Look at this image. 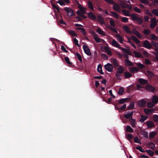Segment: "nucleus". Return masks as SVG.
Instances as JSON below:
<instances>
[{"instance_id":"obj_60","label":"nucleus","mask_w":158,"mask_h":158,"mask_svg":"<svg viewBox=\"0 0 158 158\" xmlns=\"http://www.w3.org/2000/svg\"><path fill=\"white\" fill-rule=\"evenodd\" d=\"M79 9L81 10V11L83 13V14H86L85 11L86 10V8L82 7Z\"/></svg>"},{"instance_id":"obj_1","label":"nucleus","mask_w":158,"mask_h":158,"mask_svg":"<svg viewBox=\"0 0 158 158\" xmlns=\"http://www.w3.org/2000/svg\"><path fill=\"white\" fill-rule=\"evenodd\" d=\"M138 15L137 14H133L131 15V19L134 21H136L137 23L141 24L143 22V20L142 18L137 16Z\"/></svg>"},{"instance_id":"obj_30","label":"nucleus","mask_w":158,"mask_h":158,"mask_svg":"<svg viewBox=\"0 0 158 158\" xmlns=\"http://www.w3.org/2000/svg\"><path fill=\"white\" fill-rule=\"evenodd\" d=\"M128 99L127 98H122L120 99L118 103V105L123 104L124 103L126 102L127 100Z\"/></svg>"},{"instance_id":"obj_45","label":"nucleus","mask_w":158,"mask_h":158,"mask_svg":"<svg viewBox=\"0 0 158 158\" xmlns=\"http://www.w3.org/2000/svg\"><path fill=\"white\" fill-rule=\"evenodd\" d=\"M121 18L122 19V21L123 22L126 23H127L128 21V19L126 17H121Z\"/></svg>"},{"instance_id":"obj_31","label":"nucleus","mask_w":158,"mask_h":158,"mask_svg":"<svg viewBox=\"0 0 158 158\" xmlns=\"http://www.w3.org/2000/svg\"><path fill=\"white\" fill-rule=\"evenodd\" d=\"M78 30H81V32L83 34V35L85 36L86 35V33L85 32V29L84 28L78 27L77 28Z\"/></svg>"},{"instance_id":"obj_10","label":"nucleus","mask_w":158,"mask_h":158,"mask_svg":"<svg viewBox=\"0 0 158 158\" xmlns=\"http://www.w3.org/2000/svg\"><path fill=\"white\" fill-rule=\"evenodd\" d=\"M113 9L116 11L118 13L120 12L121 9L120 7L115 2L113 6Z\"/></svg>"},{"instance_id":"obj_22","label":"nucleus","mask_w":158,"mask_h":158,"mask_svg":"<svg viewBox=\"0 0 158 158\" xmlns=\"http://www.w3.org/2000/svg\"><path fill=\"white\" fill-rule=\"evenodd\" d=\"M129 121L131 123V126L133 127H135L136 123L135 119L131 118L129 119Z\"/></svg>"},{"instance_id":"obj_41","label":"nucleus","mask_w":158,"mask_h":158,"mask_svg":"<svg viewBox=\"0 0 158 158\" xmlns=\"http://www.w3.org/2000/svg\"><path fill=\"white\" fill-rule=\"evenodd\" d=\"M136 65L140 69H142L145 67V66L143 64L140 63H137L136 64Z\"/></svg>"},{"instance_id":"obj_40","label":"nucleus","mask_w":158,"mask_h":158,"mask_svg":"<svg viewBox=\"0 0 158 158\" xmlns=\"http://www.w3.org/2000/svg\"><path fill=\"white\" fill-rule=\"evenodd\" d=\"M147 73L148 76L150 77H152L155 76L154 74L149 70H148L147 71Z\"/></svg>"},{"instance_id":"obj_62","label":"nucleus","mask_w":158,"mask_h":158,"mask_svg":"<svg viewBox=\"0 0 158 158\" xmlns=\"http://www.w3.org/2000/svg\"><path fill=\"white\" fill-rule=\"evenodd\" d=\"M143 33L145 35H149L151 33V31L148 29H146L144 30V31H143Z\"/></svg>"},{"instance_id":"obj_18","label":"nucleus","mask_w":158,"mask_h":158,"mask_svg":"<svg viewBox=\"0 0 158 158\" xmlns=\"http://www.w3.org/2000/svg\"><path fill=\"white\" fill-rule=\"evenodd\" d=\"M125 64L127 66H134L133 64L131 61H130L128 59H126L125 60Z\"/></svg>"},{"instance_id":"obj_4","label":"nucleus","mask_w":158,"mask_h":158,"mask_svg":"<svg viewBox=\"0 0 158 158\" xmlns=\"http://www.w3.org/2000/svg\"><path fill=\"white\" fill-rule=\"evenodd\" d=\"M83 48L84 52L88 56H90L91 55V54L90 50L88 46L84 45L83 46Z\"/></svg>"},{"instance_id":"obj_13","label":"nucleus","mask_w":158,"mask_h":158,"mask_svg":"<svg viewBox=\"0 0 158 158\" xmlns=\"http://www.w3.org/2000/svg\"><path fill=\"white\" fill-rule=\"evenodd\" d=\"M129 70L132 73H137L139 71V69L136 67H131L129 68Z\"/></svg>"},{"instance_id":"obj_11","label":"nucleus","mask_w":158,"mask_h":158,"mask_svg":"<svg viewBox=\"0 0 158 158\" xmlns=\"http://www.w3.org/2000/svg\"><path fill=\"white\" fill-rule=\"evenodd\" d=\"M144 110L146 114L149 115L153 113L154 112L155 110L154 109H144Z\"/></svg>"},{"instance_id":"obj_6","label":"nucleus","mask_w":158,"mask_h":158,"mask_svg":"<svg viewBox=\"0 0 158 158\" xmlns=\"http://www.w3.org/2000/svg\"><path fill=\"white\" fill-rule=\"evenodd\" d=\"M143 46L145 48L150 49L152 48V46L149 42L147 40H145L144 41L143 44Z\"/></svg>"},{"instance_id":"obj_8","label":"nucleus","mask_w":158,"mask_h":158,"mask_svg":"<svg viewBox=\"0 0 158 158\" xmlns=\"http://www.w3.org/2000/svg\"><path fill=\"white\" fill-rule=\"evenodd\" d=\"M133 114V111H128L126 114H124V117L127 119L132 118V116Z\"/></svg>"},{"instance_id":"obj_17","label":"nucleus","mask_w":158,"mask_h":158,"mask_svg":"<svg viewBox=\"0 0 158 158\" xmlns=\"http://www.w3.org/2000/svg\"><path fill=\"white\" fill-rule=\"evenodd\" d=\"M147 126L148 128H152L155 126L153 122L151 121H148L147 122Z\"/></svg>"},{"instance_id":"obj_5","label":"nucleus","mask_w":158,"mask_h":158,"mask_svg":"<svg viewBox=\"0 0 158 158\" xmlns=\"http://www.w3.org/2000/svg\"><path fill=\"white\" fill-rule=\"evenodd\" d=\"M119 105L118 104V103H116L114 105V106L115 110H119V111L120 110H125L126 107V105L125 104H124L121 107L118 106Z\"/></svg>"},{"instance_id":"obj_2","label":"nucleus","mask_w":158,"mask_h":158,"mask_svg":"<svg viewBox=\"0 0 158 158\" xmlns=\"http://www.w3.org/2000/svg\"><path fill=\"white\" fill-rule=\"evenodd\" d=\"M64 9L67 12V15L68 16L71 17L75 15L73 10L70 8L66 7L64 8Z\"/></svg>"},{"instance_id":"obj_3","label":"nucleus","mask_w":158,"mask_h":158,"mask_svg":"<svg viewBox=\"0 0 158 158\" xmlns=\"http://www.w3.org/2000/svg\"><path fill=\"white\" fill-rule=\"evenodd\" d=\"M105 69L109 72H112L113 70V66L112 64L107 63L104 66Z\"/></svg>"},{"instance_id":"obj_43","label":"nucleus","mask_w":158,"mask_h":158,"mask_svg":"<svg viewBox=\"0 0 158 158\" xmlns=\"http://www.w3.org/2000/svg\"><path fill=\"white\" fill-rule=\"evenodd\" d=\"M152 12L155 15L158 16V9H154L152 11Z\"/></svg>"},{"instance_id":"obj_28","label":"nucleus","mask_w":158,"mask_h":158,"mask_svg":"<svg viewBox=\"0 0 158 158\" xmlns=\"http://www.w3.org/2000/svg\"><path fill=\"white\" fill-rule=\"evenodd\" d=\"M118 67H119L118 69V71H117V72L121 73H123L124 71L123 67L121 65H119Z\"/></svg>"},{"instance_id":"obj_24","label":"nucleus","mask_w":158,"mask_h":158,"mask_svg":"<svg viewBox=\"0 0 158 158\" xmlns=\"http://www.w3.org/2000/svg\"><path fill=\"white\" fill-rule=\"evenodd\" d=\"M139 83L141 85H145L147 83L148 81L147 80L142 78H139Z\"/></svg>"},{"instance_id":"obj_53","label":"nucleus","mask_w":158,"mask_h":158,"mask_svg":"<svg viewBox=\"0 0 158 158\" xmlns=\"http://www.w3.org/2000/svg\"><path fill=\"white\" fill-rule=\"evenodd\" d=\"M134 34H135L139 38H141L142 37L140 33L137 31H135L134 32Z\"/></svg>"},{"instance_id":"obj_32","label":"nucleus","mask_w":158,"mask_h":158,"mask_svg":"<svg viewBox=\"0 0 158 158\" xmlns=\"http://www.w3.org/2000/svg\"><path fill=\"white\" fill-rule=\"evenodd\" d=\"M133 53L135 55L136 57L141 58L142 57V55L139 52L134 51Z\"/></svg>"},{"instance_id":"obj_21","label":"nucleus","mask_w":158,"mask_h":158,"mask_svg":"<svg viewBox=\"0 0 158 158\" xmlns=\"http://www.w3.org/2000/svg\"><path fill=\"white\" fill-rule=\"evenodd\" d=\"M124 76L125 78H129L132 76V74L128 72H125Z\"/></svg>"},{"instance_id":"obj_36","label":"nucleus","mask_w":158,"mask_h":158,"mask_svg":"<svg viewBox=\"0 0 158 158\" xmlns=\"http://www.w3.org/2000/svg\"><path fill=\"white\" fill-rule=\"evenodd\" d=\"M119 49H122V50L125 53H127V54L128 55H131V53L129 51V50H128L126 48H122V47H121V48H119Z\"/></svg>"},{"instance_id":"obj_44","label":"nucleus","mask_w":158,"mask_h":158,"mask_svg":"<svg viewBox=\"0 0 158 158\" xmlns=\"http://www.w3.org/2000/svg\"><path fill=\"white\" fill-rule=\"evenodd\" d=\"M135 106V104L133 102H131L130 103L129 106L128 107V109H134Z\"/></svg>"},{"instance_id":"obj_35","label":"nucleus","mask_w":158,"mask_h":158,"mask_svg":"<svg viewBox=\"0 0 158 158\" xmlns=\"http://www.w3.org/2000/svg\"><path fill=\"white\" fill-rule=\"evenodd\" d=\"M126 131L127 132L131 133H132L134 132L133 129L130 126H127Z\"/></svg>"},{"instance_id":"obj_58","label":"nucleus","mask_w":158,"mask_h":158,"mask_svg":"<svg viewBox=\"0 0 158 158\" xmlns=\"http://www.w3.org/2000/svg\"><path fill=\"white\" fill-rule=\"evenodd\" d=\"M64 60L66 62L69 64H71L72 63L69 61V58L67 57H65L64 58Z\"/></svg>"},{"instance_id":"obj_64","label":"nucleus","mask_w":158,"mask_h":158,"mask_svg":"<svg viewBox=\"0 0 158 158\" xmlns=\"http://www.w3.org/2000/svg\"><path fill=\"white\" fill-rule=\"evenodd\" d=\"M151 44L156 48H158V43L153 41H152Z\"/></svg>"},{"instance_id":"obj_46","label":"nucleus","mask_w":158,"mask_h":158,"mask_svg":"<svg viewBox=\"0 0 158 158\" xmlns=\"http://www.w3.org/2000/svg\"><path fill=\"white\" fill-rule=\"evenodd\" d=\"M136 149L139 150V151H140L141 152H145V150L143 149L142 147L141 146L136 147Z\"/></svg>"},{"instance_id":"obj_48","label":"nucleus","mask_w":158,"mask_h":158,"mask_svg":"<svg viewBox=\"0 0 158 158\" xmlns=\"http://www.w3.org/2000/svg\"><path fill=\"white\" fill-rule=\"evenodd\" d=\"M110 25L113 27H115V22L112 19L110 20Z\"/></svg>"},{"instance_id":"obj_57","label":"nucleus","mask_w":158,"mask_h":158,"mask_svg":"<svg viewBox=\"0 0 158 158\" xmlns=\"http://www.w3.org/2000/svg\"><path fill=\"white\" fill-rule=\"evenodd\" d=\"M94 38L97 43H100L101 39L100 38L97 36H94Z\"/></svg>"},{"instance_id":"obj_59","label":"nucleus","mask_w":158,"mask_h":158,"mask_svg":"<svg viewBox=\"0 0 158 158\" xmlns=\"http://www.w3.org/2000/svg\"><path fill=\"white\" fill-rule=\"evenodd\" d=\"M73 43L77 45V46L80 47V45L78 44V41L76 38L73 39Z\"/></svg>"},{"instance_id":"obj_19","label":"nucleus","mask_w":158,"mask_h":158,"mask_svg":"<svg viewBox=\"0 0 158 158\" xmlns=\"http://www.w3.org/2000/svg\"><path fill=\"white\" fill-rule=\"evenodd\" d=\"M152 102L155 104L158 103V97L156 95H154L152 98Z\"/></svg>"},{"instance_id":"obj_61","label":"nucleus","mask_w":158,"mask_h":158,"mask_svg":"<svg viewBox=\"0 0 158 158\" xmlns=\"http://www.w3.org/2000/svg\"><path fill=\"white\" fill-rule=\"evenodd\" d=\"M153 120L155 122H158V115L155 114L154 115L153 117Z\"/></svg>"},{"instance_id":"obj_9","label":"nucleus","mask_w":158,"mask_h":158,"mask_svg":"<svg viewBox=\"0 0 158 158\" xmlns=\"http://www.w3.org/2000/svg\"><path fill=\"white\" fill-rule=\"evenodd\" d=\"M111 62L113 64V67L114 68H116L119 66L118 60L115 58H113L111 59Z\"/></svg>"},{"instance_id":"obj_51","label":"nucleus","mask_w":158,"mask_h":158,"mask_svg":"<svg viewBox=\"0 0 158 158\" xmlns=\"http://www.w3.org/2000/svg\"><path fill=\"white\" fill-rule=\"evenodd\" d=\"M105 49L106 52L110 56H111L112 55L111 52L109 49L106 47L105 48Z\"/></svg>"},{"instance_id":"obj_26","label":"nucleus","mask_w":158,"mask_h":158,"mask_svg":"<svg viewBox=\"0 0 158 158\" xmlns=\"http://www.w3.org/2000/svg\"><path fill=\"white\" fill-rule=\"evenodd\" d=\"M98 72L101 74H103L104 73L102 72V66L101 64H99L98 67Z\"/></svg>"},{"instance_id":"obj_56","label":"nucleus","mask_w":158,"mask_h":158,"mask_svg":"<svg viewBox=\"0 0 158 158\" xmlns=\"http://www.w3.org/2000/svg\"><path fill=\"white\" fill-rule=\"evenodd\" d=\"M134 141L135 143H140V140L137 136H136L134 138Z\"/></svg>"},{"instance_id":"obj_52","label":"nucleus","mask_w":158,"mask_h":158,"mask_svg":"<svg viewBox=\"0 0 158 158\" xmlns=\"http://www.w3.org/2000/svg\"><path fill=\"white\" fill-rule=\"evenodd\" d=\"M133 10H135V11L138 13H140L141 12V10L138 8L137 6H135Z\"/></svg>"},{"instance_id":"obj_23","label":"nucleus","mask_w":158,"mask_h":158,"mask_svg":"<svg viewBox=\"0 0 158 158\" xmlns=\"http://www.w3.org/2000/svg\"><path fill=\"white\" fill-rule=\"evenodd\" d=\"M123 28L124 30L127 33L129 34L131 33V31L128 26L126 25L123 26Z\"/></svg>"},{"instance_id":"obj_38","label":"nucleus","mask_w":158,"mask_h":158,"mask_svg":"<svg viewBox=\"0 0 158 158\" xmlns=\"http://www.w3.org/2000/svg\"><path fill=\"white\" fill-rule=\"evenodd\" d=\"M97 31L100 34L102 35H105V34L104 32L102 31L100 28H98L97 30Z\"/></svg>"},{"instance_id":"obj_49","label":"nucleus","mask_w":158,"mask_h":158,"mask_svg":"<svg viewBox=\"0 0 158 158\" xmlns=\"http://www.w3.org/2000/svg\"><path fill=\"white\" fill-rule=\"evenodd\" d=\"M147 105L148 107L149 108H152L154 106V104L151 102H148Z\"/></svg>"},{"instance_id":"obj_15","label":"nucleus","mask_w":158,"mask_h":158,"mask_svg":"<svg viewBox=\"0 0 158 158\" xmlns=\"http://www.w3.org/2000/svg\"><path fill=\"white\" fill-rule=\"evenodd\" d=\"M112 45L119 48H121L120 46V45L114 40L113 39L112 43Z\"/></svg>"},{"instance_id":"obj_54","label":"nucleus","mask_w":158,"mask_h":158,"mask_svg":"<svg viewBox=\"0 0 158 158\" xmlns=\"http://www.w3.org/2000/svg\"><path fill=\"white\" fill-rule=\"evenodd\" d=\"M124 92V89L123 87H120L119 89L118 94H119L122 95Z\"/></svg>"},{"instance_id":"obj_37","label":"nucleus","mask_w":158,"mask_h":158,"mask_svg":"<svg viewBox=\"0 0 158 158\" xmlns=\"http://www.w3.org/2000/svg\"><path fill=\"white\" fill-rule=\"evenodd\" d=\"M150 38L153 40H156L158 39V37L154 34L150 35Z\"/></svg>"},{"instance_id":"obj_39","label":"nucleus","mask_w":158,"mask_h":158,"mask_svg":"<svg viewBox=\"0 0 158 158\" xmlns=\"http://www.w3.org/2000/svg\"><path fill=\"white\" fill-rule=\"evenodd\" d=\"M120 5L123 8H126L128 4H127L123 1H122L120 3Z\"/></svg>"},{"instance_id":"obj_34","label":"nucleus","mask_w":158,"mask_h":158,"mask_svg":"<svg viewBox=\"0 0 158 158\" xmlns=\"http://www.w3.org/2000/svg\"><path fill=\"white\" fill-rule=\"evenodd\" d=\"M116 37L118 39V40L119 41V42L121 43H123V40L121 36L120 35L117 34L116 35Z\"/></svg>"},{"instance_id":"obj_63","label":"nucleus","mask_w":158,"mask_h":158,"mask_svg":"<svg viewBox=\"0 0 158 158\" xmlns=\"http://www.w3.org/2000/svg\"><path fill=\"white\" fill-rule=\"evenodd\" d=\"M148 146H150V148L152 149H153L155 147V145L153 143H151L148 144Z\"/></svg>"},{"instance_id":"obj_55","label":"nucleus","mask_w":158,"mask_h":158,"mask_svg":"<svg viewBox=\"0 0 158 158\" xmlns=\"http://www.w3.org/2000/svg\"><path fill=\"white\" fill-rule=\"evenodd\" d=\"M146 152L151 156H152L154 154L153 152L150 149L146 150Z\"/></svg>"},{"instance_id":"obj_47","label":"nucleus","mask_w":158,"mask_h":158,"mask_svg":"<svg viewBox=\"0 0 158 158\" xmlns=\"http://www.w3.org/2000/svg\"><path fill=\"white\" fill-rule=\"evenodd\" d=\"M76 56L78 60L80 61H82V59L81 56L78 52L76 53Z\"/></svg>"},{"instance_id":"obj_7","label":"nucleus","mask_w":158,"mask_h":158,"mask_svg":"<svg viewBox=\"0 0 158 158\" xmlns=\"http://www.w3.org/2000/svg\"><path fill=\"white\" fill-rule=\"evenodd\" d=\"M145 89L149 91L152 93L154 92L156 90L155 87L149 84H147L146 85Z\"/></svg>"},{"instance_id":"obj_50","label":"nucleus","mask_w":158,"mask_h":158,"mask_svg":"<svg viewBox=\"0 0 158 158\" xmlns=\"http://www.w3.org/2000/svg\"><path fill=\"white\" fill-rule=\"evenodd\" d=\"M156 133L155 132H152L150 133L149 137L151 138H153L154 137Z\"/></svg>"},{"instance_id":"obj_25","label":"nucleus","mask_w":158,"mask_h":158,"mask_svg":"<svg viewBox=\"0 0 158 158\" xmlns=\"http://www.w3.org/2000/svg\"><path fill=\"white\" fill-rule=\"evenodd\" d=\"M147 116L142 114L141 115L140 119L139 120V121L141 123H143L147 119Z\"/></svg>"},{"instance_id":"obj_16","label":"nucleus","mask_w":158,"mask_h":158,"mask_svg":"<svg viewBox=\"0 0 158 158\" xmlns=\"http://www.w3.org/2000/svg\"><path fill=\"white\" fill-rule=\"evenodd\" d=\"M122 12L124 15L131 17V15L130 14V11L129 10H127L126 9H124L122 10Z\"/></svg>"},{"instance_id":"obj_27","label":"nucleus","mask_w":158,"mask_h":158,"mask_svg":"<svg viewBox=\"0 0 158 158\" xmlns=\"http://www.w3.org/2000/svg\"><path fill=\"white\" fill-rule=\"evenodd\" d=\"M87 4L88 5V8L90 9L91 10H94V8L92 2L91 1H88L87 2Z\"/></svg>"},{"instance_id":"obj_20","label":"nucleus","mask_w":158,"mask_h":158,"mask_svg":"<svg viewBox=\"0 0 158 158\" xmlns=\"http://www.w3.org/2000/svg\"><path fill=\"white\" fill-rule=\"evenodd\" d=\"M131 38L136 43L139 44L140 42L138 38L134 35H131Z\"/></svg>"},{"instance_id":"obj_29","label":"nucleus","mask_w":158,"mask_h":158,"mask_svg":"<svg viewBox=\"0 0 158 158\" xmlns=\"http://www.w3.org/2000/svg\"><path fill=\"white\" fill-rule=\"evenodd\" d=\"M98 20L99 22L101 24H103L104 23V21L100 15H98L97 16Z\"/></svg>"},{"instance_id":"obj_12","label":"nucleus","mask_w":158,"mask_h":158,"mask_svg":"<svg viewBox=\"0 0 158 158\" xmlns=\"http://www.w3.org/2000/svg\"><path fill=\"white\" fill-rule=\"evenodd\" d=\"M147 102L143 99L139 101L138 103V105L140 107H144L145 106Z\"/></svg>"},{"instance_id":"obj_14","label":"nucleus","mask_w":158,"mask_h":158,"mask_svg":"<svg viewBox=\"0 0 158 158\" xmlns=\"http://www.w3.org/2000/svg\"><path fill=\"white\" fill-rule=\"evenodd\" d=\"M87 15L88 16L89 18L92 19L96 20V16L94 15V14L92 12H89Z\"/></svg>"},{"instance_id":"obj_33","label":"nucleus","mask_w":158,"mask_h":158,"mask_svg":"<svg viewBox=\"0 0 158 158\" xmlns=\"http://www.w3.org/2000/svg\"><path fill=\"white\" fill-rule=\"evenodd\" d=\"M110 13L112 14V15L116 19H118L119 18V15H118L116 13V12L111 11L110 12Z\"/></svg>"},{"instance_id":"obj_42","label":"nucleus","mask_w":158,"mask_h":158,"mask_svg":"<svg viewBox=\"0 0 158 158\" xmlns=\"http://www.w3.org/2000/svg\"><path fill=\"white\" fill-rule=\"evenodd\" d=\"M69 33L71 35L73 36H77V35L76 33L74 31L71 30L69 31Z\"/></svg>"}]
</instances>
